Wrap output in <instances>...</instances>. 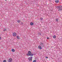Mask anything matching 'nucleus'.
<instances>
[{"mask_svg":"<svg viewBox=\"0 0 62 62\" xmlns=\"http://www.w3.org/2000/svg\"><path fill=\"white\" fill-rule=\"evenodd\" d=\"M26 55L27 56H32L33 55H35V54L31 53V52L30 51H29L28 52V53Z\"/></svg>","mask_w":62,"mask_h":62,"instance_id":"nucleus-1","label":"nucleus"},{"mask_svg":"<svg viewBox=\"0 0 62 62\" xmlns=\"http://www.w3.org/2000/svg\"><path fill=\"white\" fill-rule=\"evenodd\" d=\"M57 8H59L58 11H59L60 10L61 11L62 10V6H57L56 7Z\"/></svg>","mask_w":62,"mask_h":62,"instance_id":"nucleus-2","label":"nucleus"},{"mask_svg":"<svg viewBox=\"0 0 62 62\" xmlns=\"http://www.w3.org/2000/svg\"><path fill=\"white\" fill-rule=\"evenodd\" d=\"M32 58H33L32 57L29 58H28V59L29 60V61H30V62L32 61Z\"/></svg>","mask_w":62,"mask_h":62,"instance_id":"nucleus-3","label":"nucleus"},{"mask_svg":"<svg viewBox=\"0 0 62 62\" xmlns=\"http://www.w3.org/2000/svg\"><path fill=\"white\" fill-rule=\"evenodd\" d=\"M40 45L42 47H44V43H43L41 42L40 43Z\"/></svg>","mask_w":62,"mask_h":62,"instance_id":"nucleus-4","label":"nucleus"},{"mask_svg":"<svg viewBox=\"0 0 62 62\" xmlns=\"http://www.w3.org/2000/svg\"><path fill=\"white\" fill-rule=\"evenodd\" d=\"M13 36L14 37H16V33L15 32H14L13 33Z\"/></svg>","mask_w":62,"mask_h":62,"instance_id":"nucleus-5","label":"nucleus"},{"mask_svg":"<svg viewBox=\"0 0 62 62\" xmlns=\"http://www.w3.org/2000/svg\"><path fill=\"white\" fill-rule=\"evenodd\" d=\"M30 24L31 25H34V23L33 22H31L30 23Z\"/></svg>","mask_w":62,"mask_h":62,"instance_id":"nucleus-6","label":"nucleus"},{"mask_svg":"<svg viewBox=\"0 0 62 62\" xmlns=\"http://www.w3.org/2000/svg\"><path fill=\"white\" fill-rule=\"evenodd\" d=\"M12 61V59L11 58H10L9 60L8 61L9 62H11Z\"/></svg>","mask_w":62,"mask_h":62,"instance_id":"nucleus-7","label":"nucleus"},{"mask_svg":"<svg viewBox=\"0 0 62 62\" xmlns=\"http://www.w3.org/2000/svg\"><path fill=\"white\" fill-rule=\"evenodd\" d=\"M11 51L13 52H15V50L14 49H12L11 50Z\"/></svg>","mask_w":62,"mask_h":62,"instance_id":"nucleus-8","label":"nucleus"},{"mask_svg":"<svg viewBox=\"0 0 62 62\" xmlns=\"http://www.w3.org/2000/svg\"><path fill=\"white\" fill-rule=\"evenodd\" d=\"M55 3H58V2H59V0H55Z\"/></svg>","mask_w":62,"mask_h":62,"instance_id":"nucleus-9","label":"nucleus"},{"mask_svg":"<svg viewBox=\"0 0 62 62\" xmlns=\"http://www.w3.org/2000/svg\"><path fill=\"white\" fill-rule=\"evenodd\" d=\"M55 21L57 22L58 21V18H56L55 19Z\"/></svg>","mask_w":62,"mask_h":62,"instance_id":"nucleus-10","label":"nucleus"},{"mask_svg":"<svg viewBox=\"0 0 62 62\" xmlns=\"http://www.w3.org/2000/svg\"><path fill=\"white\" fill-rule=\"evenodd\" d=\"M39 49H42V47H41L40 46H39Z\"/></svg>","mask_w":62,"mask_h":62,"instance_id":"nucleus-11","label":"nucleus"},{"mask_svg":"<svg viewBox=\"0 0 62 62\" xmlns=\"http://www.w3.org/2000/svg\"><path fill=\"white\" fill-rule=\"evenodd\" d=\"M17 22H18V23H20V22H21V21L20 20H18L17 21Z\"/></svg>","mask_w":62,"mask_h":62,"instance_id":"nucleus-12","label":"nucleus"},{"mask_svg":"<svg viewBox=\"0 0 62 62\" xmlns=\"http://www.w3.org/2000/svg\"><path fill=\"white\" fill-rule=\"evenodd\" d=\"M53 38H54V39H55V38H56V36H55L54 35V36L53 37Z\"/></svg>","mask_w":62,"mask_h":62,"instance_id":"nucleus-13","label":"nucleus"},{"mask_svg":"<svg viewBox=\"0 0 62 62\" xmlns=\"http://www.w3.org/2000/svg\"><path fill=\"white\" fill-rule=\"evenodd\" d=\"M16 38L17 39H20V37L18 36H16Z\"/></svg>","mask_w":62,"mask_h":62,"instance_id":"nucleus-14","label":"nucleus"},{"mask_svg":"<svg viewBox=\"0 0 62 62\" xmlns=\"http://www.w3.org/2000/svg\"><path fill=\"white\" fill-rule=\"evenodd\" d=\"M6 30H7V29H6V28H5L3 30L4 31H6Z\"/></svg>","mask_w":62,"mask_h":62,"instance_id":"nucleus-15","label":"nucleus"},{"mask_svg":"<svg viewBox=\"0 0 62 62\" xmlns=\"http://www.w3.org/2000/svg\"><path fill=\"white\" fill-rule=\"evenodd\" d=\"M37 62V61L36 60H34L33 61V62Z\"/></svg>","mask_w":62,"mask_h":62,"instance_id":"nucleus-16","label":"nucleus"},{"mask_svg":"<svg viewBox=\"0 0 62 62\" xmlns=\"http://www.w3.org/2000/svg\"><path fill=\"white\" fill-rule=\"evenodd\" d=\"M43 20V18H40V20L41 21H42V20Z\"/></svg>","mask_w":62,"mask_h":62,"instance_id":"nucleus-17","label":"nucleus"},{"mask_svg":"<svg viewBox=\"0 0 62 62\" xmlns=\"http://www.w3.org/2000/svg\"><path fill=\"white\" fill-rule=\"evenodd\" d=\"M3 62H7V61L5 60H4L3 61Z\"/></svg>","mask_w":62,"mask_h":62,"instance_id":"nucleus-18","label":"nucleus"},{"mask_svg":"<svg viewBox=\"0 0 62 62\" xmlns=\"http://www.w3.org/2000/svg\"><path fill=\"white\" fill-rule=\"evenodd\" d=\"M23 23L22 22H21V23H20V24H22V25H23Z\"/></svg>","mask_w":62,"mask_h":62,"instance_id":"nucleus-19","label":"nucleus"},{"mask_svg":"<svg viewBox=\"0 0 62 62\" xmlns=\"http://www.w3.org/2000/svg\"><path fill=\"white\" fill-rule=\"evenodd\" d=\"M46 58H48V57H46Z\"/></svg>","mask_w":62,"mask_h":62,"instance_id":"nucleus-20","label":"nucleus"},{"mask_svg":"<svg viewBox=\"0 0 62 62\" xmlns=\"http://www.w3.org/2000/svg\"><path fill=\"white\" fill-rule=\"evenodd\" d=\"M39 35H41V33H40L39 34Z\"/></svg>","mask_w":62,"mask_h":62,"instance_id":"nucleus-21","label":"nucleus"},{"mask_svg":"<svg viewBox=\"0 0 62 62\" xmlns=\"http://www.w3.org/2000/svg\"><path fill=\"white\" fill-rule=\"evenodd\" d=\"M1 39V37L0 36V39Z\"/></svg>","mask_w":62,"mask_h":62,"instance_id":"nucleus-22","label":"nucleus"},{"mask_svg":"<svg viewBox=\"0 0 62 62\" xmlns=\"http://www.w3.org/2000/svg\"><path fill=\"white\" fill-rule=\"evenodd\" d=\"M49 39V38H47V39Z\"/></svg>","mask_w":62,"mask_h":62,"instance_id":"nucleus-23","label":"nucleus"},{"mask_svg":"<svg viewBox=\"0 0 62 62\" xmlns=\"http://www.w3.org/2000/svg\"><path fill=\"white\" fill-rule=\"evenodd\" d=\"M38 48H39V46H38Z\"/></svg>","mask_w":62,"mask_h":62,"instance_id":"nucleus-24","label":"nucleus"},{"mask_svg":"<svg viewBox=\"0 0 62 62\" xmlns=\"http://www.w3.org/2000/svg\"><path fill=\"white\" fill-rule=\"evenodd\" d=\"M5 1H7V0H5Z\"/></svg>","mask_w":62,"mask_h":62,"instance_id":"nucleus-25","label":"nucleus"}]
</instances>
